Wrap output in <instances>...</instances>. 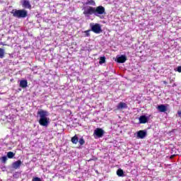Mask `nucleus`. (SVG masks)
Masks as SVG:
<instances>
[{"mask_svg":"<svg viewBox=\"0 0 181 181\" xmlns=\"http://www.w3.org/2000/svg\"><path fill=\"white\" fill-rule=\"evenodd\" d=\"M11 13L13 15V16H14V18H26V16H28V11L25 10V9H20V10H16V9H13L11 11Z\"/></svg>","mask_w":181,"mask_h":181,"instance_id":"f03ea898","label":"nucleus"},{"mask_svg":"<svg viewBox=\"0 0 181 181\" xmlns=\"http://www.w3.org/2000/svg\"><path fill=\"white\" fill-rule=\"evenodd\" d=\"M105 63V57H102L100 58L99 64H104Z\"/></svg>","mask_w":181,"mask_h":181,"instance_id":"aec40b11","label":"nucleus"},{"mask_svg":"<svg viewBox=\"0 0 181 181\" xmlns=\"http://www.w3.org/2000/svg\"><path fill=\"white\" fill-rule=\"evenodd\" d=\"M177 114H178L179 117H180V118H181V110H180V111H178V112H177Z\"/></svg>","mask_w":181,"mask_h":181,"instance_id":"393cba45","label":"nucleus"},{"mask_svg":"<svg viewBox=\"0 0 181 181\" xmlns=\"http://www.w3.org/2000/svg\"><path fill=\"white\" fill-rule=\"evenodd\" d=\"M177 71H178V73H181V66H177V70H176Z\"/></svg>","mask_w":181,"mask_h":181,"instance_id":"b1692460","label":"nucleus"},{"mask_svg":"<svg viewBox=\"0 0 181 181\" xmlns=\"http://www.w3.org/2000/svg\"><path fill=\"white\" fill-rule=\"evenodd\" d=\"M78 142H79L80 145H83L86 141H84V139L81 138Z\"/></svg>","mask_w":181,"mask_h":181,"instance_id":"4be33fe9","label":"nucleus"},{"mask_svg":"<svg viewBox=\"0 0 181 181\" xmlns=\"http://www.w3.org/2000/svg\"><path fill=\"white\" fill-rule=\"evenodd\" d=\"M83 5H91L92 6H95V1L94 0H87Z\"/></svg>","mask_w":181,"mask_h":181,"instance_id":"2eb2a0df","label":"nucleus"},{"mask_svg":"<svg viewBox=\"0 0 181 181\" xmlns=\"http://www.w3.org/2000/svg\"><path fill=\"white\" fill-rule=\"evenodd\" d=\"M72 144H77L78 142V137L77 135H75L74 137L71 138Z\"/></svg>","mask_w":181,"mask_h":181,"instance_id":"f3484780","label":"nucleus"},{"mask_svg":"<svg viewBox=\"0 0 181 181\" xmlns=\"http://www.w3.org/2000/svg\"><path fill=\"white\" fill-rule=\"evenodd\" d=\"M5 57V49L0 48V59Z\"/></svg>","mask_w":181,"mask_h":181,"instance_id":"a211bd4d","label":"nucleus"},{"mask_svg":"<svg viewBox=\"0 0 181 181\" xmlns=\"http://www.w3.org/2000/svg\"><path fill=\"white\" fill-rule=\"evenodd\" d=\"M128 108V105L124 102H120L117 105V110H127Z\"/></svg>","mask_w":181,"mask_h":181,"instance_id":"9d476101","label":"nucleus"},{"mask_svg":"<svg viewBox=\"0 0 181 181\" xmlns=\"http://www.w3.org/2000/svg\"><path fill=\"white\" fill-rule=\"evenodd\" d=\"M13 156H15V153H13V152L9 151L7 153V157L8 158V159H12Z\"/></svg>","mask_w":181,"mask_h":181,"instance_id":"6ab92c4d","label":"nucleus"},{"mask_svg":"<svg viewBox=\"0 0 181 181\" xmlns=\"http://www.w3.org/2000/svg\"><path fill=\"white\" fill-rule=\"evenodd\" d=\"M83 15L85 18H90V16L94 15V7L86 6L83 7Z\"/></svg>","mask_w":181,"mask_h":181,"instance_id":"7ed1b4c3","label":"nucleus"},{"mask_svg":"<svg viewBox=\"0 0 181 181\" xmlns=\"http://www.w3.org/2000/svg\"><path fill=\"white\" fill-rule=\"evenodd\" d=\"M19 86L21 87V88H26V87H28V81L26 80L20 81Z\"/></svg>","mask_w":181,"mask_h":181,"instance_id":"4468645a","label":"nucleus"},{"mask_svg":"<svg viewBox=\"0 0 181 181\" xmlns=\"http://www.w3.org/2000/svg\"><path fill=\"white\" fill-rule=\"evenodd\" d=\"M146 135H148L146 130H139L137 132L136 136L139 139H144Z\"/></svg>","mask_w":181,"mask_h":181,"instance_id":"6e6552de","label":"nucleus"},{"mask_svg":"<svg viewBox=\"0 0 181 181\" xmlns=\"http://www.w3.org/2000/svg\"><path fill=\"white\" fill-rule=\"evenodd\" d=\"M104 134H105V132L103 129L96 128L94 130L93 136L95 139H98V138H103V136H104Z\"/></svg>","mask_w":181,"mask_h":181,"instance_id":"39448f33","label":"nucleus"},{"mask_svg":"<svg viewBox=\"0 0 181 181\" xmlns=\"http://www.w3.org/2000/svg\"><path fill=\"white\" fill-rule=\"evenodd\" d=\"M21 3L23 8L25 9H32V4H30V1H29V0H21Z\"/></svg>","mask_w":181,"mask_h":181,"instance_id":"0eeeda50","label":"nucleus"},{"mask_svg":"<svg viewBox=\"0 0 181 181\" xmlns=\"http://www.w3.org/2000/svg\"><path fill=\"white\" fill-rule=\"evenodd\" d=\"M91 30L92 32H94V33H101V25L98 23H96L95 25H90Z\"/></svg>","mask_w":181,"mask_h":181,"instance_id":"423d86ee","label":"nucleus"},{"mask_svg":"<svg viewBox=\"0 0 181 181\" xmlns=\"http://www.w3.org/2000/svg\"><path fill=\"white\" fill-rule=\"evenodd\" d=\"M1 160H2V162H4V163H5V162H6V160H8V158H6V156H3V157H1Z\"/></svg>","mask_w":181,"mask_h":181,"instance_id":"5701e85b","label":"nucleus"},{"mask_svg":"<svg viewBox=\"0 0 181 181\" xmlns=\"http://www.w3.org/2000/svg\"><path fill=\"white\" fill-rule=\"evenodd\" d=\"M163 84H168V82L165 81H163Z\"/></svg>","mask_w":181,"mask_h":181,"instance_id":"bb28decb","label":"nucleus"},{"mask_svg":"<svg viewBox=\"0 0 181 181\" xmlns=\"http://www.w3.org/2000/svg\"><path fill=\"white\" fill-rule=\"evenodd\" d=\"M105 13V8L103 6H99L98 7H94L93 15L95 16H100V15H104Z\"/></svg>","mask_w":181,"mask_h":181,"instance_id":"20e7f679","label":"nucleus"},{"mask_svg":"<svg viewBox=\"0 0 181 181\" xmlns=\"http://www.w3.org/2000/svg\"><path fill=\"white\" fill-rule=\"evenodd\" d=\"M117 175L119 177H124V170H122V169H118L117 170Z\"/></svg>","mask_w":181,"mask_h":181,"instance_id":"dca6fc26","label":"nucleus"},{"mask_svg":"<svg viewBox=\"0 0 181 181\" xmlns=\"http://www.w3.org/2000/svg\"><path fill=\"white\" fill-rule=\"evenodd\" d=\"M0 45H1V46H6L4 42H1Z\"/></svg>","mask_w":181,"mask_h":181,"instance_id":"a878e982","label":"nucleus"},{"mask_svg":"<svg viewBox=\"0 0 181 181\" xmlns=\"http://www.w3.org/2000/svg\"><path fill=\"white\" fill-rule=\"evenodd\" d=\"M21 165H22V161L18 160L13 163L12 166H13V169H19V168H21Z\"/></svg>","mask_w":181,"mask_h":181,"instance_id":"ddd939ff","label":"nucleus"},{"mask_svg":"<svg viewBox=\"0 0 181 181\" xmlns=\"http://www.w3.org/2000/svg\"><path fill=\"white\" fill-rule=\"evenodd\" d=\"M149 119V117L142 115L139 118V124H146Z\"/></svg>","mask_w":181,"mask_h":181,"instance_id":"9b49d317","label":"nucleus"},{"mask_svg":"<svg viewBox=\"0 0 181 181\" xmlns=\"http://www.w3.org/2000/svg\"><path fill=\"white\" fill-rule=\"evenodd\" d=\"M37 115L40 117L39 124L41 127H47L50 124V119L49 117V112L40 110L37 112Z\"/></svg>","mask_w":181,"mask_h":181,"instance_id":"f257e3e1","label":"nucleus"},{"mask_svg":"<svg viewBox=\"0 0 181 181\" xmlns=\"http://www.w3.org/2000/svg\"><path fill=\"white\" fill-rule=\"evenodd\" d=\"M168 107H169V105H159L157 107V110L159 111V112H166L168 111Z\"/></svg>","mask_w":181,"mask_h":181,"instance_id":"1a4fd4ad","label":"nucleus"},{"mask_svg":"<svg viewBox=\"0 0 181 181\" xmlns=\"http://www.w3.org/2000/svg\"><path fill=\"white\" fill-rule=\"evenodd\" d=\"M83 33L85 34L83 36L84 37H90V30H86L83 32Z\"/></svg>","mask_w":181,"mask_h":181,"instance_id":"412c9836","label":"nucleus"},{"mask_svg":"<svg viewBox=\"0 0 181 181\" xmlns=\"http://www.w3.org/2000/svg\"><path fill=\"white\" fill-rule=\"evenodd\" d=\"M117 63H125L127 62V57L125 55L117 57Z\"/></svg>","mask_w":181,"mask_h":181,"instance_id":"f8f14e48","label":"nucleus"}]
</instances>
